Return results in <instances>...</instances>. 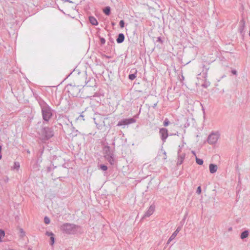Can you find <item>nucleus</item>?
<instances>
[{
	"instance_id": "23",
	"label": "nucleus",
	"mask_w": 250,
	"mask_h": 250,
	"mask_svg": "<svg viewBox=\"0 0 250 250\" xmlns=\"http://www.w3.org/2000/svg\"><path fill=\"white\" fill-rule=\"evenodd\" d=\"M4 231L2 229H0V242H2V238L4 237Z\"/></svg>"
},
{
	"instance_id": "25",
	"label": "nucleus",
	"mask_w": 250,
	"mask_h": 250,
	"mask_svg": "<svg viewBox=\"0 0 250 250\" xmlns=\"http://www.w3.org/2000/svg\"><path fill=\"white\" fill-rule=\"evenodd\" d=\"M210 83L209 82H205L204 83L202 84V86L204 88H207L210 85Z\"/></svg>"
},
{
	"instance_id": "5",
	"label": "nucleus",
	"mask_w": 250,
	"mask_h": 250,
	"mask_svg": "<svg viewBox=\"0 0 250 250\" xmlns=\"http://www.w3.org/2000/svg\"><path fill=\"white\" fill-rule=\"evenodd\" d=\"M94 122L98 128L102 125V123H104V121L102 115L99 113H95L93 117Z\"/></svg>"
},
{
	"instance_id": "44",
	"label": "nucleus",
	"mask_w": 250,
	"mask_h": 250,
	"mask_svg": "<svg viewBox=\"0 0 250 250\" xmlns=\"http://www.w3.org/2000/svg\"><path fill=\"white\" fill-rule=\"evenodd\" d=\"M28 250H32L31 248H28Z\"/></svg>"
},
{
	"instance_id": "11",
	"label": "nucleus",
	"mask_w": 250,
	"mask_h": 250,
	"mask_svg": "<svg viewBox=\"0 0 250 250\" xmlns=\"http://www.w3.org/2000/svg\"><path fill=\"white\" fill-rule=\"evenodd\" d=\"M155 205H151L149 207V208H148V209L147 210V211L145 213L143 217V218H146V217H149L150 215H151L154 210H155Z\"/></svg>"
},
{
	"instance_id": "27",
	"label": "nucleus",
	"mask_w": 250,
	"mask_h": 250,
	"mask_svg": "<svg viewBox=\"0 0 250 250\" xmlns=\"http://www.w3.org/2000/svg\"><path fill=\"white\" fill-rule=\"evenodd\" d=\"M169 123L170 122L168 119L167 118H166L164 122L163 125L165 126H167L169 125Z\"/></svg>"
},
{
	"instance_id": "26",
	"label": "nucleus",
	"mask_w": 250,
	"mask_h": 250,
	"mask_svg": "<svg viewBox=\"0 0 250 250\" xmlns=\"http://www.w3.org/2000/svg\"><path fill=\"white\" fill-rule=\"evenodd\" d=\"M136 74H129V76H128V78L130 80H134L136 78Z\"/></svg>"
},
{
	"instance_id": "17",
	"label": "nucleus",
	"mask_w": 250,
	"mask_h": 250,
	"mask_svg": "<svg viewBox=\"0 0 250 250\" xmlns=\"http://www.w3.org/2000/svg\"><path fill=\"white\" fill-rule=\"evenodd\" d=\"M45 234L48 236H50V244L52 246L54 244V241H55V238L54 236V234L52 232H48V231H46Z\"/></svg>"
},
{
	"instance_id": "2",
	"label": "nucleus",
	"mask_w": 250,
	"mask_h": 250,
	"mask_svg": "<svg viewBox=\"0 0 250 250\" xmlns=\"http://www.w3.org/2000/svg\"><path fill=\"white\" fill-rule=\"evenodd\" d=\"M42 109V114L44 121L48 122L52 117V109L44 101L39 102Z\"/></svg>"
},
{
	"instance_id": "34",
	"label": "nucleus",
	"mask_w": 250,
	"mask_h": 250,
	"mask_svg": "<svg viewBox=\"0 0 250 250\" xmlns=\"http://www.w3.org/2000/svg\"><path fill=\"white\" fill-rule=\"evenodd\" d=\"M201 192V187H198L197 188V189L196 190V193L198 194H200Z\"/></svg>"
},
{
	"instance_id": "32",
	"label": "nucleus",
	"mask_w": 250,
	"mask_h": 250,
	"mask_svg": "<svg viewBox=\"0 0 250 250\" xmlns=\"http://www.w3.org/2000/svg\"><path fill=\"white\" fill-rule=\"evenodd\" d=\"M100 40L102 45H103L105 43V40L104 38L100 37Z\"/></svg>"
},
{
	"instance_id": "20",
	"label": "nucleus",
	"mask_w": 250,
	"mask_h": 250,
	"mask_svg": "<svg viewBox=\"0 0 250 250\" xmlns=\"http://www.w3.org/2000/svg\"><path fill=\"white\" fill-rule=\"evenodd\" d=\"M114 156H109L105 157V158L108 161V162L111 165H113L115 164V159Z\"/></svg>"
},
{
	"instance_id": "38",
	"label": "nucleus",
	"mask_w": 250,
	"mask_h": 250,
	"mask_svg": "<svg viewBox=\"0 0 250 250\" xmlns=\"http://www.w3.org/2000/svg\"><path fill=\"white\" fill-rule=\"evenodd\" d=\"M83 117H84V116L82 114L78 118V119H79L80 118H82L83 120H84V119H83Z\"/></svg>"
},
{
	"instance_id": "16",
	"label": "nucleus",
	"mask_w": 250,
	"mask_h": 250,
	"mask_svg": "<svg viewBox=\"0 0 250 250\" xmlns=\"http://www.w3.org/2000/svg\"><path fill=\"white\" fill-rule=\"evenodd\" d=\"M181 228L180 227H178L176 230L172 234V235L170 236V238L167 241V243H169L171 241H172L173 239L175 238V237L177 235L179 231L180 230Z\"/></svg>"
},
{
	"instance_id": "12",
	"label": "nucleus",
	"mask_w": 250,
	"mask_h": 250,
	"mask_svg": "<svg viewBox=\"0 0 250 250\" xmlns=\"http://www.w3.org/2000/svg\"><path fill=\"white\" fill-rule=\"evenodd\" d=\"M178 160H177V165H180L183 163V162L185 159V153L180 154V149L178 152Z\"/></svg>"
},
{
	"instance_id": "14",
	"label": "nucleus",
	"mask_w": 250,
	"mask_h": 250,
	"mask_svg": "<svg viewBox=\"0 0 250 250\" xmlns=\"http://www.w3.org/2000/svg\"><path fill=\"white\" fill-rule=\"evenodd\" d=\"M210 63H208L207 65L205 64H203L202 68H203V73L204 75V78H206L208 76V71L209 69V65Z\"/></svg>"
},
{
	"instance_id": "13",
	"label": "nucleus",
	"mask_w": 250,
	"mask_h": 250,
	"mask_svg": "<svg viewBox=\"0 0 250 250\" xmlns=\"http://www.w3.org/2000/svg\"><path fill=\"white\" fill-rule=\"evenodd\" d=\"M96 85L95 79L93 78H90L89 80L86 82V87H94Z\"/></svg>"
},
{
	"instance_id": "18",
	"label": "nucleus",
	"mask_w": 250,
	"mask_h": 250,
	"mask_svg": "<svg viewBox=\"0 0 250 250\" xmlns=\"http://www.w3.org/2000/svg\"><path fill=\"white\" fill-rule=\"evenodd\" d=\"M125 40V35L123 33H120L118 35V37L116 39L117 42L118 43H122Z\"/></svg>"
},
{
	"instance_id": "35",
	"label": "nucleus",
	"mask_w": 250,
	"mask_h": 250,
	"mask_svg": "<svg viewBox=\"0 0 250 250\" xmlns=\"http://www.w3.org/2000/svg\"><path fill=\"white\" fill-rule=\"evenodd\" d=\"M156 42H160L161 43H163V42L161 37H158L157 38V39L156 40Z\"/></svg>"
},
{
	"instance_id": "19",
	"label": "nucleus",
	"mask_w": 250,
	"mask_h": 250,
	"mask_svg": "<svg viewBox=\"0 0 250 250\" xmlns=\"http://www.w3.org/2000/svg\"><path fill=\"white\" fill-rule=\"evenodd\" d=\"M89 21L90 23L93 25H97L98 24V22L96 19L93 16H90L89 17Z\"/></svg>"
},
{
	"instance_id": "42",
	"label": "nucleus",
	"mask_w": 250,
	"mask_h": 250,
	"mask_svg": "<svg viewBox=\"0 0 250 250\" xmlns=\"http://www.w3.org/2000/svg\"><path fill=\"white\" fill-rule=\"evenodd\" d=\"M1 157H2V155H1V152H0V160L1 159Z\"/></svg>"
},
{
	"instance_id": "22",
	"label": "nucleus",
	"mask_w": 250,
	"mask_h": 250,
	"mask_svg": "<svg viewBox=\"0 0 250 250\" xmlns=\"http://www.w3.org/2000/svg\"><path fill=\"white\" fill-rule=\"evenodd\" d=\"M104 13L106 15H109L110 14V8L109 6H107L104 9Z\"/></svg>"
},
{
	"instance_id": "30",
	"label": "nucleus",
	"mask_w": 250,
	"mask_h": 250,
	"mask_svg": "<svg viewBox=\"0 0 250 250\" xmlns=\"http://www.w3.org/2000/svg\"><path fill=\"white\" fill-rule=\"evenodd\" d=\"M100 168L103 171H106L107 169V167L104 165H100Z\"/></svg>"
},
{
	"instance_id": "4",
	"label": "nucleus",
	"mask_w": 250,
	"mask_h": 250,
	"mask_svg": "<svg viewBox=\"0 0 250 250\" xmlns=\"http://www.w3.org/2000/svg\"><path fill=\"white\" fill-rule=\"evenodd\" d=\"M42 139L46 140L50 139L53 136V131L52 128L49 127H44L42 129Z\"/></svg>"
},
{
	"instance_id": "43",
	"label": "nucleus",
	"mask_w": 250,
	"mask_h": 250,
	"mask_svg": "<svg viewBox=\"0 0 250 250\" xmlns=\"http://www.w3.org/2000/svg\"><path fill=\"white\" fill-rule=\"evenodd\" d=\"M192 153L193 154L195 155V152L194 151H192Z\"/></svg>"
},
{
	"instance_id": "39",
	"label": "nucleus",
	"mask_w": 250,
	"mask_h": 250,
	"mask_svg": "<svg viewBox=\"0 0 250 250\" xmlns=\"http://www.w3.org/2000/svg\"><path fill=\"white\" fill-rule=\"evenodd\" d=\"M157 104H158V101H157V102H156V103H155V104L152 105V107H153V108H155L156 107Z\"/></svg>"
},
{
	"instance_id": "3",
	"label": "nucleus",
	"mask_w": 250,
	"mask_h": 250,
	"mask_svg": "<svg viewBox=\"0 0 250 250\" xmlns=\"http://www.w3.org/2000/svg\"><path fill=\"white\" fill-rule=\"evenodd\" d=\"M78 226L71 223H64L60 228L61 231L64 233L72 234L76 233Z\"/></svg>"
},
{
	"instance_id": "10",
	"label": "nucleus",
	"mask_w": 250,
	"mask_h": 250,
	"mask_svg": "<svg viewBox=\"0 0 250 250\" xmlns=\"http://www.w3.org/2000/svg\"><path fill=\"white\" fill-rule=\"evenodd\" d=\"M104 158L109 156H114V151L108 146H105L103 148Z\"/></svg>"
},
{
	"instance_id": "31",
	"label": "nucleus",
	"mask_w": 250,
	"mask_h": 250,
	"mask_svg": "<svg viewBox=\"0 0 250 250\" xmlns=\"http://www.w3.org/2000/svg\"><path fill=\"white\" fill-rule=\"evenodd\" d=\"M119 25L121 28H124L125 26V22L124 20L120 21Z\"/></svg>"
},
{
	"instance_id": "8",
	"label": "nucleus",
	"mask_w": 250,
	"mask_h": 250,
	"mask_svg": "<svg viewBox=\"0 0 250 250\" xmlns=\"http://www.w3.org/2000/svg\"><path fill=\"white\" fill-rule=\"evenodd\" d=\"M159 134L163 142H165L168 136L167 129L166 128H160L159 130Z\"/></svg>"
},
{
	"instance_id": "1",
	"label": "nucleus",
	"mask_w": 250,
	"mask_h": 250,
	"mask_svg": "<svg viewBox=\"0 0 250 250\" xmlns=\"http://www.w3.org/2000/svg\"><path fill=\"white\" fill-rule=\"evenodd\" d=\"M69 95L73 97H80L86 98L90 97L89 95H84L83 92L85 88L82 90L79 86L69 85L67 86Z\"/></svg>"
},
{
	"instance_id": "37",
	"label": "nucleus",
	"mask_w": 250,
	"mask_h": 250,
	"mask_svg": "<svg viewBox=\"0 0 250 250\" xmlns=\"http://www.w3.org/2000/svg\"><path fill=\"white\" fill-rule=\"evenodd\" d=\"M179 134L178 132L177 131L176 133H170V136H175V135L179 136Z\"/></svg>"
},
{
	"instance_id": "45",
	"label": "nucleus",
	"mask_w": 250,
	"mask_h": 250,
	"mask_svg": "<svg viewBox=\"0 0 250 250\" xmlns=\"http://www.w3.org/2000/svg\"><path fill=\"white\" fill-rule=\"evenodd\" d=\"M231 229H232V228H230L229 229V230H231Z\"/></svg>"
},
{
	"instance_id": "21",
	"label": "nucleus",
	"mask_w": 250,
	"mask_h": 250,
	"mask_svg": "<svg viewBox=\"0 0 250 250\" xmlns=\"http://www.w3.org/2000/svg\"><path fill=\"white\" fill-rule=\"evenodd\" d=\"M249 234V231L248 230H246L242 232L240 235V238L242 239H244L248 237Z\"/></svg>"
},
{
	"instance_id": "9",
	"label": "nucleus",
	"mask_w": 250,
	"mask_h": 250,
	"mask_svg": "<svg viewBox=\"0 0 250 250\" xmlns=\"http://www.w3.org/2000/svg\"><path fill=\"white\" fill-rule=\"evenodd\" d=\"M246 26V22L244 20V18H242V20L239 22V27L238 28V32L240 33V34L244 36L245 34L244 29Z\"/></svg>"
},
{
	"instance_id": "33",
	"label": "nucleus",
	"mask_w": 250,
	"mask_h": 250,
	"mask_svg": "<svg viewBox=\"0 0 250 250\" xmlns=\"http://www.w3.org/2000/svg\"><path fill=\"white\" fill-rule=\"evenodd\" d=\"M20 231L21 232V236L22 237H24L25 235V232L23 231V229H20Z\"/></svg>"
},
{
	"instance_id": "46",
	"label": "nucleus",
	"mask_w": 250,
	"mask_h": 250,
	"mask_svg": "<svg viewBox=\"0 0 250 250\" xmlns=\"http://www.w3.org/2000/svg\"><path fill=\"white\" fill-rule=\"evenodd\" d=\"M141 108H140V110H139V112H140L141 111Z\"/></svg>"
},
{
	"instance_id": "7",
	"label": "nucleus",
	"mask_w": 250,
	"mask_h": 250,
	"mask_svg": "<svg viewBox=\"0 0 250 250\" xmlns=\"http://www.w3.org/2000/svg\"><path fill=\"white\" fill-rule=\"evenodd\" d=\"M136 122V120L134 118L125 119L119 121L117 124V126H122L128 125Z\"/></svg>"
},
{
	"instance_id": "41",
	"label": "nucleus",
	"mask_w": 250,
	"mask_h": 250,
	"mask_svg": "<svg viewBox=\"0 0 250 250\" xmlns=\"http://www.w3.org/2000/svg\"><path fill=\"white\" fill-rule=\"evenodd\" d=\"M1 149H2V147L0 145V152H1Z\"/></svg>"
},
{
	"instance_id": "24",
	"label": "nucleus",
	"mask_w": 250,
	"mask_h": 250,
	"mask_svg": "<svg viewBox=\"0 0 250 250\" xmlns=\"http://www.w3.org/2000/svg\"><path fill=\"white\" fill-rule=\"evenodd\" d=\"M196 162L199 165H203V162H204V161L202 159L198 158L197 157L196 158Z\"/></svg>"
},
{
	"instance_id": "28",
	"label": "nucleus",
	"mask_w": 250,
	"mask_h": 250,
	"mask_svg": "<svg viewBox=\"0 0 250 250\" xmlns=\"http://www.w3.org/2000/svg\"><path fill=\"white\" fill-rule=\"evenodd\" d=\"M44 222L46 224H49L50 222V219L49 218H48V217L47 216H45L44 218Z\"/></svg>"
},
{
	"instance_id": "40",
	"label": "nucleus",
	"mask_w": 250,
	"mask_h": 250,
	"mask_svg": "<svg viewBox=\"0 0 250 250\" xmlns=\"http://www.w3.org/2000/svg\"><path fill=\"white\" fill-rule=\"evenodd\" d=\"M65 1L69 2V3H72V1L69 0H65Z\"/></svg>"
},
{
	"instance_id": "15",
	"label": "nucleus",
	"mask_w": 250,
	"mask_h": 250,
	"mask_svg": "<svg viewBox=\"0 0 250 250\" xmlns=\"http://www.w3.org/2000/svg\"><path fill=\"white\" fill-rule=\"evenodd\" d=\"M209 172L213 174L216 172L218 169V167L216 165L210 164L209 165Z\"/></svg>"
},
{
	"instance_id": "6",
	"label": "nucleus",
	"mask_w": 250,
	"mask_h": 250,
	"mask_svg": "<svg viewBox=\"0 0 250 250\" xmlns=\"http://www.w3.org/2000/svg\"><path fill=\"white\" fill-rule=\"evenodd\" d=\"M219 135L218 133H212L208 137V144L213 145L218 141Z\"/></svg>"
},
{
	"instance_id": "29",
	"label": "nucleus",
	"mask_w": 250,
	"mask_h": 250,
	"mask_svg": "<svg viewBox=\"0 0 250 250\" xmlns=\"http://www.w3.org/2000/svg\"><path fill=\"white\" fill-rule=\"evenodd\" d=\"M20 167V164L19 162H15L14 163V168L18 169Z\"/></svg>"
},
{
	"instance_id": "36",
	"label": "nucleus",
	"mask_w": 250,
	"mask_h": 250,
	"mask_svg": "<svg viewBox=\"0 0 250 250\" xmlns=\"http://www.w3.org/2000/svg\"><path fill=\"white\" fill-rule=\"evenodd\" d=\"M231 73H232V74H233V75H237V72L235 69L232 70H231Z\"/></svg>"
}]
</instances>
